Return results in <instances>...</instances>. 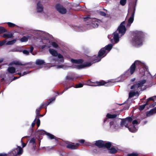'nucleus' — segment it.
Returning a JSON list of instances; mask_svg holds the SVG:
<instances>
[{"label": "nucleus", "instance_id": "1", "mask_svg": "<svg viewBox=\"0 0 156 156\" xmlns=\"http://www.w3.org/2000/svg\"><path fill=\"white\" fill-rule=\"evenodd\" d=\"M113 45L112 44H108L105 48H102L99 51L98 55L97 56H95L94 57V60L93 61L92 63H87L84 65H79V64L83 62V60L82 59H72L71 62L73 63L76 64L75 67H73V68H76L77 69H80L83 68L86 66H89L91 65V64L96 62L100 61L101 59L106 55L111 49Z\"/></svg>", "mask_w": 156, "mask_h": 156}, {"label": "nucleus", "instance_id": "2", "mask_svg": "<svg viewBox=\"0 0 156 156\" xmlns=\"http://www.w3.org/2000/svg\"><path fill=\"white\" fill-rule=\"evenodd\" d=\"M125 22H122L118 27L117 30L113 34V38L115 43L119 41V38L124 35L126 32V29L124 25Z\"/></svg>", "mask_w": 156, "mask_h": 156}, {"label": "nucleus", "instance_id": "3", "mask_svg": "<svg viewBox=\"0 0 156 156\" xmlns=\"http://www.w3.org/2000/svg\"><path fill=\"white\" fill-rule=\"evenodd\" d=\"M132 120L133 119L131 117L122 119L121 122V126L122 127L125 126V127L128 128L129 131L131 132H135L137 129V127H136L135 126L129 125L131 124Z\"/></svg>", "mask_w": 156, "mask_h": 156}, {"label": "nucleus", "instance_id": "4", "mask_svg": "<svg viewBox=\"0 0 156 156\" xmlns=\"http://www.w3.org/2000/svg\"><path fill=\"white\" fill-rule=\"evenodd\" d=\"M140 32H136L134 37L132 40V44L133 45L139 46L141 45L143 42V38L141 36Z\"/></svg>", "mask_w": 156, "mask_h": 156}, {"label": "nucleus", "instance_id": "5", "mask_svg": "<svg viewBox=\"0 0 156 156\" xmlns=\"http://www.w3.org/2000/svg\"><path fill=\"white\" fill-rule=\"evenodd\" d=\"M49 51L50 54L54 56H58V59L55 60V64L61 63L64 62V58L62 55L60 54H58L56 51L53 49H50Z\"/></svg>", "mask_w": 156, "mask_h": 156}, {"label": "nucleus", "instance_id": "6", "mask_svg": "<svg viewBox=\"0 0 156 156\" xmlns=\"http://www.w3.org/2000/svg\"><path fill=\"white\" fill-rule=\"evenodd\" d=\"M137 0H133V1H132L133 4L134 5L133 11L131 15V16L129 18L128 20V23L126 25L127 27H129L134 20V17L136 10L135 7L136 4V2Z\"/></svg>", "mask_w": 156, "mask_h": 156}, {"label": "nucleus", "instance_id": "7", "mask_svg": "<svg viewBox=\"0 0 156 156\" xmlns=\"http://www.w3.org/2000/svg\"><path fill=\"white\" fill-rule=\"evenodd\" d=\"M156 99V96L150 97L147 99V108L154 107L156 105V102L154 100Z\"/></svg>", "mask_w": 156, "mask_h": 156}, {"label": "nucleus", "instance_id": "8", "mask_svg": "<svg viewBox=\"0 0 156 156\" xmlns=\"http://www.w3.org/2000/svg\"><path fill=\"white\" fill-rule=\"evenodd\" d=\"M95 145L99 147H105L107 148H109L111 146V144L110 142H108L105 144L104 141L101 140H98L96 141Z\"/></svg>", "mask_w": 156, "mask_h": 156}, {"label": "nucleus", "instance_id": "9", "mask_svg": "<svg viewBox=\"0 0 156 156\" xmlns=\"http://www.w3.org/2000/svg\"><path fill=\"white\" fill-rule=\"evenodd\" d=\"M88 20L91 21L90 25L94 28L98 27L101 22V20L95 18H89Z\"/></svg>", "mask_w": 156, "mask_h": 156}, {"label": "nucleus", "instance_id": "10", "mask_svg": "<svg viewBox=\"0 0 156 156\" xmlns=\"http://www.w3.org/2000/svg\"><path fill=\"white\" fill-rule=\"evenodd\" d=\"M113 83L111 82H108L106 83L103 81H102L100 82H97L94 83V84L91 85L93 86H102L105 85V86H110L113 85Z\"/></svg>", "mask_w": 156, "mask_h": 156}, {"label": "nucleus", "instance_id": "11", "mask_svg": "<svg viewBox=\"0 0 156 156\" xmlns=\"http://www.w3.org/2000/svg\"><path fill=\"white\" fill-rule=\"evenodd\" d=\"M55 9L58 12L62 14H64L66 12V9L62 6L59 4L56 5Z\"/></svg>", "mask_w": 156, "mask_h": 156}, {"label": "nucleus", "instance_id": "12", "mask_svg": "<svg viewBox=\"0 0 156 156\" xmlns=\"http://www.w3.org/2000/svg\"><path fill=\"white\" fill-rule=\"evenodd\" d=\"M146 81L145 80H143L140 81L136 83V84H134L131 87V89H132L134 88H137L140 87H141L146 83Z\"/></svg>", "mask_w": 156, "mask_h": 156}, {"label": "nucleus", "instance_id": "13", "mask_svg": "<svg viewBox=\"0 0 156 156\" xmlns=\"http://www.w3.org/2000/svg\"><path fill=\"white\" fill-rule=\"evenodd\" d=\"M37 133L39 135L46 134L48 136L49 138L51 139H55V137L53 135L49 133H46L45 131L43 130H38L37 131Z\"/></svg>", "mask_w": 156, "mask_h": 156}, {"label": "nucleus", "instance_id": "14", "mask_svg": "<svg viewBox=\"0 0 156 156\" xmlns=\"http://www.w3.org/2000/svg\"><path fill=\"white\" fill-rule=\"evenodd\" d=\"M111 128L114 130H116L119 129L120 127L115 121H112L110 122Z\"/></svg>", "mask_w": 156, "mask_h": 156}, {"label": "nucleus", "instance_id": "15", "mask_svg": "<svg viewBox=\"0 0 156 156\" xmlns=\"http://www.w3.org/2000/svg\"><path fill=\"white\" fill-rule=\"evenodd\" d=\"M79 145V144L77 143L75 145L74 143H70L66 146V147L71 149H76L77 147Z\"/></svg>", "mask_w": 156, "mask_h": 156}, {"label": "nucleus", "instance_id": "16", "mask_svg": "<svg viewBox=\"0 0 156 156\" xmlns=\"http://www.w3.org/2000/svg\"><path fill=\"white\" fill-rule=\"evenodd\" d=\"M156 113V107L150 111L147 112V117L152 115Z\"/></svg>", "mask_w": 156, "mask_h": 156}, {"label": "nucleus", "instance_id": "17", "mask_svg": "<svg viewBox=\"0 0 156 156\" xmlns=\"http://www.w3.org/2000/svg\"><path fill=\"white\" fill-rule=\"evenodd\" d=\"M133 64H134V65H135L136 67H139L140 66L143 67H144L145 66L144 63L138 60L135 61Z\"/></svg>", "mask_w": 156, "mask_h": 156}, {"label": "nucleus", "instance_id": "18", "mask_svg": "<svg viewBox=\"0 0 156 156\" xmlns=\"http://www.w3.org/2000/svg\"><path fill=\"white\" fill-rule=\"evenodd\" d=\"M43 8L40 2L38 3L37 5V10L38 12H41L43 11Z\"/></svg>", "mask_w": 156, "mask_h": 156}, {"label": "nucleus", "instance_id": "19", "mask_svg": "<svg viewBox=\"0 0 156 156\" xmlns=\"http://www.w3.org/2000/svg\"><path fill=\"white\" fill-rule=\"evenodd\" d=\"M15 150L16 151V152H19V154H17L18 155H21L23 152V150L22 148L18 146L17 148Z\"/></svg>", "mask_w": 156, "mask_h": 156}, {"label": "nucleus", "instance_id": "20", "mask_svg": "<svg viewBox=\"0 0 156 156\" xmlns=\"http://www.w3.org/2000/svg\"><path fill=\"white\" fill-rule=\"evenodd\" d=\"M45 62L44 60L40 59H38L36 60V64L37 65H41L44 64Z\"/></svg>", "mask_w": 156, "mask_h": 156}, {"label": "nucleus", "instance_id": "21", "mask_svg": "<svg viewBox=\"0 0 156 156\" xmlns=\"http://www.w3.org/2000/svg\"><path fill=\"white\" fill-rule=\"evenodd\" d=\"M2 36L3 37L8 38H10L13 37L12 34L10 33L4 34Z\"/></svg>", "mask_w": 156, "mask_h": 156}, {"label": "nucleus", "instance_id": "22", "mask_svg": "<svg viewBox=\"0 0 156 156\" xmlns=\"http://www.w3.org/2000/svg\"><path fill=\"white\" fill-rule=\"evenodd\" d=\"M8 72L11 73H13L15 72L16 69L13 67H9L8 69Z\"/></svg>", "mask_w": 156, "mask_h": 156}, {"label": "nucleus", "instance_id": "23", "mask_svg": "<svg viewBox=\"0 0 156 156\" xmlns=\"http://www.w3.org/2000/svg\"><path fill=\"white\" fill-rule=\"evenodd\" d=\"M69 66H68L66 65H58L57 66V68L58 69L59 68H62L63 69H67Z\"/></svg>", "mask_w": 156, "mask_h": 156}, {"label": "nucleus", "instance_id": "24", "mask_svg": "<svg viewBox=\"0 0 156 156\" xmlns=\"http://www.w3.org/2000/svg\"><path fill=\"white\" fill-rule=\"evenodd\" d=\"M106 116L109 119H113L115 118L117 116V115L115 114H108Z\"/></svg>", "mask_w": 156, "mask_h": 156}, {"label": "nucleus", "instance_id": "25", "mask_svg": "<svg viewBox=\"0 0 156 156\" xmlns=\"http://www.w3.org/2000/svg\"><path fill=\"white\" fill-rule=\"evenodd\" d=\"M136 67L134 64H133L130 67V73L131 74H133L135 71Z\"/></svg>", "mask_w": 156, "mask_h": 156}, {"label": "nucleus", "instance_id": "26", "mask_svg": "<svg viewBox=\"0 0 156 156\" xmlns=\"http://www.w3.org/2000/svg\"><path fill=\"white\" fill-rule=\"evenodd\" d=\"M117 150L113 147H112L111 148L109 149V152L111 154H115L117 152Z\"/></svg>", "mask_w": 156, "mask_h": 156}, {"label": "nucleus", "instance_id": "27", "mask_svg": "<svg viewBox=\"0 0 156 156\" xmlns=\"http://www.w3.org/2000/svg\"><path fill=\"white\" fill-rule=\"evenodd\" d=\"M55 98H52L49 99V101L48 102H45L44 103V105H45V106H46L48 105H49L50 103H51V102L55 101Z\"/></svg>", "mask_w": 156, "mask_h": 156}, {"label": "nucleus", "instance_id": "28", "mask_svg": "<svg viewBox=\"0 0 156 156\" xmlns=\"http://www.w3.org/2000/svg\"><path fill=\"white\" fill-rule=\"evenodd\" d=\"M34 33L35 34L39 36H41L42 34H44V33L43 32L40 30L36 31H35Z\"/></svg>", "mask_w": 156, "mask_h": 156}, {"label": "nucleus", "instance_id": "29", "mask_svg": "<svg viewBox=\"0 0 156 156\" xmlns=\"http://www.w3.org/2000/svg\"><path fill=\"white\" fill-rule=\"evenodd\" d=\"M29 143L30 144H32V145L34 147H35L36 143L35 142V139L34 138H32L30 141Z\"/></svg>", "mask_w": 156, "mask_h": 156}, {"label": "nucleus", "instance_id": "30", "mask_svg": "<svg viewBox=\"0 0 156 156\" xmlns=\"http://www.w3.org/2000/svg\"><path fill=\"white\" fill-rule=\"evenodd\" d=\"M19 152H16V151H15V149L13 150L10 152V154L11 155H13L14 156H18L17 154H19Z\"/></svg>", "mask_w": 156, "mask_h": 156}, {"label": "nucleus", "instance_id": "31", "mask_svg": "<svg viewBox=\"0 0 156 156\" xmlns=\"http://www.w3.org/2000/svg\"><path fill=\"white\" fill-rule=\"evenodd\" d=\"M16 41V40H13L11 41H8L6 44L7 45H12L15 43Z\"/></svg>", "mask_w": 156, "mask_h": 156}, {"label": "nucleus", "instance_id": "32", "mask_svg": "<svg viewBox=\"0 0 156 156\" xmlns=\"http://www.w3.org/2000/svg\"><path fill=\"white\" fill-rule=\"evenodd\" d=\"M28 37L24 36L20 39V41L22 42H26L28 41Z\"/></svg>", "mask_w": 156, "mask_h": 156}, {"label": "nucleus", "instance_id": "33", "mask_svg": "<svg viewBox=\"0 0 156 156\" xmlns=\"http://www.w3.org/2000/svg\"><path fill=\"white\" fill-rule=\"evenodd\" d=\"M12 64L18 65H23V64L19 61H15L12 62Z\"/></svg>", "mask_w": 156, "mask_h": 156}, {"label": "nucleus", "instance_id": "34", "mask_svg": "<svg viewBox=\"0 0 156 156\" xmlns=\"http://www.w3.org/2000/svg\"><path fill=\"white\" fill-rule=\"evenodd\" d=\"M7 23L8 25V26L9 27H14L15 26H16V24H14L12 23H10V22H8Z\"/></svg>", "mask_w": 156, "mask_h": 156}, {"label": "nucleus", "instance_id": "35", "mask_svg": "<svg viewBox=\"0 0 156 156\" xmlns=\"http://www.w3.org/2000/svg\"><path fill=\"white\" fill-rule=\"evenodd\" d=\"M136 93L134 92H131L129 94V97L130 98H131L135 96Z\"/></svg>", "mask_w": 156, "mask_h": 156}, {"label": "nucleus", "instance_id": "36", "mask_svg": "<svg viewBox=\"0 0 156 156\" xmlns=\"http://www.w3.org/2000/svg\"><path fill=\"white\" fill-rule=\"evenodd\" d=\"M146 105V104H145L144 105L140 106L139 108L140 110H143L145 108Z\"/></svg>", "mask_w": 156, "mask_h": 156}, {"label": "nucleus", "instance_id": "37", "mask_svg": "<svg viewBox=\"0 0 156 156\" xmlns=\"http://www.w3.org/2000/svg\"><path fill=\"white\" fill-rule=\"evenodd\" d=\"M6 31V30L2 27H0V34L4 33Z\"/></svg>", "mask_w": 156, "mask_h": 156}, {"label": "nucleus", "instance_id": "38", "mask_svg": "<svg viewBox=\"0 0 156 156\" xmlns=\"http://www.w3.org/2000/svg\"><path fill=\"white\" fill-rule=\"evenodd\" d=\"M126 0H121L120 1V3L121 5L123 6L125 5L126 3Z\"/></svg>", "mask_w": 156, "mask_h": 156}, {"label": "nucleus", "instance_id": "39", "mask_svg": "<svg viewBox=\"0 0 156 156\" xmlns=\"http://www.w3.org/2000/svg\"><path fill=\"white\" fill-rule=\"evenodd\" d=\"M138 155L137 153H133L128 154L127 156H138Z\"/></svg>", "mask_w": 156, "mask_h": 156}, {"label": "nucleus", "instance_id": "40", "mask_svg": "<svg viewBox=\"0 0 156 156\" xmlns=\"http://www.w3.org/2000/svg\"><path fill=\"white\" fill-rule=\"evenodd\" d=\"M29 73V72L27 71V72H24L23 73V74H22L21 73H19L18 74L19 75H20V76H23V75H24L26 74H27Z\"/></svg>", "mask_w": 156, "mask_h": 156}, {"label": "nucleus", "instance_id": "41", "mask_svg": "<svg viewBox=\"0 0 156 156\" xmlns=\"http://www.w3.org/2000/svg\"><path fill=\"white\" fill-rule=\"evenodd\" d=\"M83 86V85L82 83H80L78 84H77L76 85V86L75 87L76 88H78L81 87Z\"/></svg>", "mask_w": 156, "mask_h": 156}, {"label": "nucleus", "instance_id": "42", "mask_svg": "<svg viewBox=\"0 0 156 156\" xmlns=\"http://www.w3.org/2000/svg\"><path fill=\"white\" fill-rule=\"evenodd\" d=\"M52 45L53 47L55 48H57L58 46V44L55 42H52Z\"/></svg>", "mask_w": 156, "mask_h": 156}, {"label": "nucleus", "instance_id": "43", "mask_svg": "<svg viewBox=\"0 0 156 156\" xmlns=\"http://www.w3.org/2000/svg\"><path fill=\"white\" fill-rule=\"evenodd\" d=\"M6 42L4 40L2 41H0V46H2Z\"/></svg>", "mask_w": 156, "mask_h": 156}, {"label": "nucleus", "instance_id": "44", "mask_svg": "<svg viewBox=\"0 0 156 156\" xmlns=\"http://www.w3.org/2000/svg\"><path fill=\"white\" fill-rule=\"evenodd\" d=\"M23 52L24 54H26V55H28L29 53V51L26 50H24L23 51Z\"/></svg>", "mask_w": 156, "mask_h": 156}, {"label": "nucleus", "instance_id": "45", "mask_svg": "<svg viewBox=\"0 0 156 156\" xmlns=\"http://www.w3.org/2000/svg\"><path fill=\"white\" fill-rule=\"evenodd\" d=\"M40 120H39V119H38L37 120V126L38 127L40 125Z\"/></svg>", "mask_w": 156, "mask_h": 156}, {"label": "nucleus", "instance_id": "46", "mask_svg": "<svg viewBox=\"0 0 156 156\" xmlns=\"http://www.w3.org/2000/svg\"><path fill=\"white\" fill-rule=\"evenodd\" d=\"M138 123V122L136 120H134L132 122V124L133 125L136 124Z\"/></svg>", "mask_w": 156, "mask_h": 156}, {"label": "nucleus", "instance_id": "47", "mask_svg": "<svg viewBox=\"0 0 156 156\" xmlns=\"http://www.w3.org/2000/svg\"><path fill=\"white\" fill-rule=\"evenodd\" d=\"M100 14L101 16H105L106 15L105 13L103 12H100Z\"/></svg>", "mask_w": 156, "mask_h": 156}, {"label": "nucleus", "instance_id": "48", "mask_svg": "<svg viewBox=\"0 0 156 156\" xmlns=\"http://www.w3.org/2000/svg\"><path fill=\"white\" fill-rule=\"evenodd\" d=\"M41 108V107H40V108H38V109H36V114H38V113H39V112L40 111V109Z\"/></svg>", "mask_w": 156, "mask_h": 156}, {"label": "nucleus", "instance_id": "49", "mask_svg": "<svg viewBox=\"0 0 156 156\" xmlns=\"http://www.w3.org/2000/svg\"><path fill=\"white\" fill-rule=\"evenodd\" d=\"M66 80H73V79L70 77H69L68 76H67L66 77Z\"/></svg>", "mask_w": 156, "mask_h": 156}, {"label": "nucleus", "instance_id": "50", "mask_svg": "<svg viewBox=\"0 0 156 156\" xmlns=\"http://www.w3.org/2000/svg\"><path fill=\"white\" fill-rule=\"evenodd\" d=\"M21 143H22V144L23 147H24L26 145V144L23 143V142L22 140H21Z\"/></svg>", "mask_w": 156, "mask_h": 156}, {"label": "nucleus", "instance_id": "51", "mask_svg": "<svg viewBox=\"0 0 156 156\" xmlns=\"http://www.w3.org/2000/svg\"><path fill=\"white\" fill-rule=\"evenodd\" d=\"M34 50V48L32 46H31L30 48V51L32 53Z\"/></svg>", "mask_w": 156, "mask_h": 156}, {"label": "nucleus", "instance_id": "52", "mask_svg": "<svg viewBox=\"0 0 156 156\" xmlns=\"http://www.w3.org/2000/svg\"><path fill=\"white\" fill-rule=\"evenodd\" d=\"M84 140H81L79 141V142L81 144H83L84 143Z\"/></svg>", "mask_w": 156, "mask_h": 156}, {"label": "nucleus", "instance_id": "53", "mask_svg": "<svg viewBox=\"0 0 156 156\" xmlns=\"http://www.w3.org/2000/svg\"><path fill=\"white\" fill-rule=\"evenodd\" d=\"M0 156H7V154H0Z\"/></svg>", "mask_w": 156, "mask_h": 156}, {"label": "nucleus", "instance_id": "54", "mask_svg": "<svg viewBox=\"0 0 156 156\" xmlns=\"http://www.w3.org/2000/svg\"><path fill=\"white\" fill-rule=\"evenodd\" d=\"M146 117V113H145L144 115V117H141V119H144V118H145Z\"/></svg>", "mask_w": 156, "mask_h": 156}, {"label": "nucleus", "instance_id": "55", "mask_svg": "<svg viewBox=\"0 0 156 156\" xmlns=\"http://www.w3.org/2000/svg\"><path fill=\"white\" fill-rule=\"evenodd\" d=\"M35 120L34 121V122H32V124H31V126H32V127H34V125H35Z\"/></svg>", "mask_w": 156, "mask_h": 156}, {"label": "nucleus", "instance_id": "56", "mask_svg": "<svg viewBox=\"0 0 156 156\" xmlns=\"http://www.w3.org/2000/svg\"><path fill=\"white\" fill-rule=\"evenodd\" d=\"M19 77H14L13 79V80H15L16 79H17V78H19Z\"/></svg>", "mask_w": 156, "mask_h": 156}, {"label": "nucleus", "instance_id": "57", "mask_svg": "<svg viewBox=\"0 0 156 156\" xmlns=\"http://www.w3.org/2000/svg\"><path fill=\"white\" fill-rule=\"evenodd\" d=\"M46 46V45H42V46H41V48H42V49H43V48H44Z\"/></svg>", "mask_w": 156, "mask_h": 156}, {"label": "nucleus", "instance_id": "58", "mask_svg": "<svg viewBox=\"0 0 156 156\" xmlns=\"http://www.w3.org/2000/svg\"><path fill=\"white\" fill-rule=\"evenodd\" d=\"M3 59L2 58H1V59H0V63H1V62H3Z\"/></svg>", "mask_w": 156, "mask_h": 156}, {"label": "nucleus", "instance_id": "59", "mask_svg": "<svg viewBox=\"0 0 156 156\" xmlns=\"http://www.w3.org/2000/svg\"><path fill=\"white\" fill-rule=\"evenodd\" d=\"M135 80V79L134 78L131 80L132 81H133Z\"/></svg>", "mask_w": 156, "mask_h": 156}, {"label": "nucleus", "instance_id": "60", "mask_svg": "<svg viewBox=\"0 0 156 156\" xmlns=\"http://www.w3.org/2000/svg\"><path fill=\"white\" fill-rule=\"evenodd\" d=\"M147 72H148V69L147 68Z\"/></svg>", "mask_w": 156, "mask_h": 156}, {"label": "nucleus", "instance_id": "61", "mask_svg": "<svg viewBox=\"0 0 156 156\" xmlns=\"http://www.w3.org/2000/svg\"><path fill=\"white\" fill-rule=\"evenodd\" d=\"M108 38H109V35H108Z\"/></svg>", "mask_w": 156, "mask_h": 156}, {"label": "nucleus", "instance_id": "62", "mask_svg": "<svg viewBox=\"0 0 156 156\" xmlns=\"http://www.w3.org/2000/svg\"><path fill=\"white\" fill-rule=\"evenodd\" d=\"M152 84L150 85V86H149L148 87H150L151 86H152Z\"/></svg>", "mask_w": 156, "mask_h": 156}, {"label": "nucleus", "instance_id": "63", "mask_svg": "<svg viewBox=\"0 0 156 156\" xmlns=\"http://www.w3.org/2000/svg\"><path fill=\"white\" fill-rule=\"evenodd\" d=\"M105 121H106V119L104 121V122H105Z\"/></svg>", "mask_w": 156, "mask_h": 156}, {"label": "nucleus", "instance_id": "64", "mask_svg": "<svg viewBox=\"0 0 156 156\" xmlns=\"http://www.w3.org/2000/svg\"><path fill=\"white\" fill-rule=\"evenodd\" d=\"M144 115L143 114H142L141 115V116H142V115Z\"/></svg>", "mask_w": 156, "mask_h": 156}]
</instances>
